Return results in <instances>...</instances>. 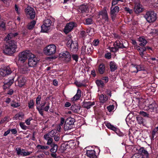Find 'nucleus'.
Returning <instances> with one entry per match:
<instances>
[{"instance_id":"obj_1","label":"nucleus","mask_w":158,"mask_h":158,"mask_svg":"<svg viewBox=\"0 0 158 158\" xmlns=\"http://www.w3.org/2000/svg\"><path fill=\"white\" fill-rule=\"evenodd\" d=\"M17 48V42L14 40L11 39L7 42L3 52L7 55H10L15 52Z\"/></svg>"},{"instance_id":"obj_2","label":"nucleus","mask_w":158,"mask_h":158,"mask_svg":"<svg viewBox=\"0 0 158 158\" xmlns=\"http://www.w3.org/2000/svg\"><path fill=\"white\" fill-rule=\"evenodd\" d=\"M56 48L54 44H51L46 46L43 50L44 54L47 56H52L56 52Z\"/></svg>"},{"instance_id":"obj_3","label":"nucleus","mask_w":158,"mask_h":158,"mask_svg":"<svg viewBox=\"0 0 158 158\" xmlns=\"http://www.w3.org/2000/svg\"><path fill=\"white\" fill-rule=\"evenodd\" d=\"M144 17L148 22L153 23L157 19V14L154 11H148L144 15Z\"/></svg>"},{"instance_id":"obj_4","label":"nucleus","mask_w":158,"mask_h":158,"mask_svg":"<svg viewBox=\"0 0 158 158\" xmlns=\"http://www.w3.org/2000/svg\"><path fill=\"white\" fill-rule=\"evenodd\" d=\"M31 53L28 50H26L20 53L18 56V61L21 63H24L30 56Z\"/></svg>"},{"instance_id":"obj_5","label":"nucleus","mask_w":158,"mask_h":158,"mask_svg":"<svg viewBox=\"0 0 158 158\" xmlns=\"http://www.w3.org/2000/svg\"><path fill=\"white\" fill-rule=\"evenodd\" d=\"M113 46L114 47H116L119 49H127L128 47L127 41L125 40L119 39V40H116L114 42Z\"/></svg>"},{"instance_id":"obj_6","label":"nucleus","mask_w":158,"mask_h":158,"mask_svg":"<svg viewBox=\"0 0 158 158\" xmlns=\"http://www.w3.org/2000/svg\"><path fill=\"white\" fill-rule=\"evenodd\" d=\"M66 44L67 47L69 48L71 52L74 53L77 51L78 44L77 41H73L71 40H68Z\"/></svg>"},{"instance_id":"obj_7","label":"nucleus","mask_w":158,"mask_h":158,"mask_svg":"<svg viewBox=\"0 0 158 158\" xmlns=\"http://www.w3.org/2000/svg\"><path fill=\"white\" fill-rule=\"evenodd\" d=\"M75 119L69 117L66 119L64 125V129L65 130H70L74 127V123Z\"/></svg>"},{"instance_id":"obj_8","label":"nucleus","mask_w":158,"mask_h":158,"mask_svg":"<svg viewBox=\"0 0 158 158\" xmlns=\"http://www.w3.org/2000/svg\"><path fill=\"white\" fill-rule=\"evenodd\" d=\"M53 23L51 19H46L44 21L43 24L41 26L42 31L44 32H47L50 29V27Z\"/></svg>"},{"instance_id":"obj_9","label":"nucleus","mask_w":158,"mask_h":158,"mask_svg":"<svg viewBox=\"0 0 158 158\" xmlns=\"http://www.w3.org/2000/svg\"><path fill=\"white\" fill-rule=\"evenodd\" d=\"M144 10L143 6L139 2H136L134 3L133 11L134 13L139 15L142 13Z\"/></svg>"},{"instance_id":"obj_10","label":"nucleus","mask_w":158,"mask_h":158,"mask_svg":"<svg viewBox=\"0 0 158 158\" xmlns=\"http://www.w3.org/2000/svg\"><path fill=\"white\" fill-rule=\"evenodd\" d=\"M119 8L117 6H111L110 8V17L114 21L118 13L119 12Z\"/></svg>"},{"instance_id":"obj_11","label":"nucleus","mask_w":158,"mask_h":158,"mask_svg":"<svg viewBox=\"0 0 158 158\" xmlns=\"http://www.w3.org/2000/svg\"><path fill=\"white\" fill-rule=\"evenodd\" d=\"M30 56L28 59V64L30 67H34L39 60L34 54L31 53Z\"/></svg>"},{"instance_id":"obj_12","label":"nucleus","mask_w":158,"mask_h":158,"mask_svg":"<svg viewBox=\"0 0 158 158\" xmlns=\"http://www.w3.org/2000/svg\"><path fill=\"white\" fill-rule=\"evenodd\" d=\"M25 13L27 17L31 19H34L35 16V12L34 9L31 7H27L25 10Z\"/></svg>"},{"instance_id":"obj_13","label":"nucleus","mask_w":158,"mask_h":158,"mask_svg":"<svg viewBox=\"0 0 158 158\" xmlns=\"http://www.w3.org/2000/svg\"><path fill=\"white\" fill-rule=\"evenodd\" d=\"M60 56L63 59V60L66 63L69 62L71 60V55L70 53L68 51H65L62 54H60Z\"/></svg>"},{"instance_id":"obj_14","label":"nucleus","mask_w":158,"mask_h":158,"mask_svg":"<svg viewBox=\"0 0 158 158\" xmlns=\"http://www.w3.org/2000/svg\"><path fill=\"white\" fill-rule=\"evenodd\" d=\"M76 23L73 22H69L67 23L63 30L64 32L66 34H67L72 31L74 27L76 26Z\"/></svg>"},{"instance_id":"obj_15","label":"nucleus","mask_w":158,"mask_h":158,"mask_svg":"<svg viewBox=\"0 0 158 158\" xmlns=\"http://www.w3.org/2000/svg\"><path fill=\"white\" fill-rule=\"evenodd\" d=\"M12 71L9 67H5L3 68H0V74L3 77H5L10 74Z\"/></svg>"},{"instance_id":"obj_16","label":"nucleus","mask_w":158,"mask_h":158,"mask_svg":"<svg viewBox=\"0 0 158 158\" xmlns=\"http://www.w3.org/2000/svg\"><path fill=\"white\" fill-rule=\"evenodd\" d=\"M72 143H74L72 140H70L68 141H66L64 143V144H62L61 147V149L64 151L66 150L67 149H69L71 148L70 147L72 146Z\"/></svg>"},{"instance_id":"obj_17","label":"nucleus","mask_w":158,"mask_h":158,"mask_svg":"<svg viewBox=\"0 0 158 158\" xmlns=\"http://www.w3.org/2000/svg\"><path fill=\"white\" fill-rule=\"evenodd\" d=\"M50 147L51 148L50 151L51 153V156L53 158H56L57 156L56 152L57 151L58 147L57 145L55 144H52V145L50 146Z\"/></svg>"},{"instance_id":"obj_18","label":"nucleus","mask_w":158,"mask_h":158,"mask_svg":"<svg viewBox=\"0 0 158 158\" xmlns=\"http://www.w3.org/2000/svg\"><path fill=\"white\" fill-rule=\"evenodd\" d=\"M99 15L102 16V19L104 20V22L109 21V18L107 11L106 10H102L99 13Z\"/></svg>"},{"instance_id":"obj_19","label":"nucleus","mask_w":158,"mask_h":158,"mask_svg":"<svg viewBox=\"0 0 158 158\" xmlns=\"http://www.w3.org/2000/svg\"><path fill=\"white\" fill-rule=\"evenodd\" d=\"M95 104L94 102H91L84 101L83 102V107L89 109L91 107L94 106Z\"/></svg>"},{"instance_id":"obj_20","label":"nucleus","mask_w":158,"mask_h":158,"mask_svg":"<svg viewBox=\"0 0 158 158\" xmlns=\"http://www.w3.org/2000/svg\"><path fill=\"white\" fill-rule=\"evenodd\" d=\"M86 155L90 158H96L95 152L94 150H87Z\"/></svg>"},{"instance_id":"obj_21","label":"nucleus","mask_w":158,"mask_h":158,"mask_svg":"<svg viewBox=\"0 0 158 158\" xmlns=\"http://www.w3.org/2000/svg\"><path fill=\"white\" fill-rule=\"evenodd\" d=\"M81 106L79 105L74 104L71 107V110L73 112L78 113L80 112Z\"/></svg>"},{"instance_id":"obj_22","label":"nucleus","mask_w":158,"mask_h":158,"mask_svg":"<svg viewBox=\"0 0 158 158\" xmlns=\"http://www.w3.org/2000/svg\"><path fill=\"white\" fill-rule=\"evenodd\" d=\"M132 65H133L134 67L136 69V70L133 71V73H137L139 71L143 70L144 69L143 65H134L132 64Z\"/></svg>"},{"instance_id":"obj_23","label":"nucleus","mask_w":158,"mask_h":158,"mask_svg":"<svg viewBox=\"0 0 158 158\" xmlns=\"http://www.w3.org/2000/svg\"><path fill=\"white\" fill-rule=\"evenodd\" d=\"M110 68L111 72L115 71L117 69V66L115 62L111 61L110 63Z\"/></svg>"},{"instance_id":"obj_24","label":"nucleus","mask_w":158,"mask_h":158,"mask_svg":"<svg viewBox=\"0 0 158 158\" xmlns=\"http://www.w3.org/2000/svg\"><path fill=\"white\" fill-rule=\"evenodd\" d=\"M81 90L80 89H78L77 90V94L72 98L73 101H76L80 98L81 97Z\"/></svg>"},{"instance_id":"obj_25","label":"nucleus","mask_w":158,"mask_h":158,"mask_svg":"<svg viewBox=\"0 0 158 158\" xmlns=\"http://www.w3.org/2000/svg\"><path fill=\"white\" fill-rule=\"evenodd\" d=\"M78 10L79 12L82 13L86 12L87 10V7L85 5L82 4L79 6Z\"/></svg>"},{"instance_id":"obj_26","label":"nucleus","mask_w":158,"mask_h":158,"mask_svg":"<svg viewBox=\"0 0 158 158\" xmlns=\"http://www.w3.org/2000/svg\"><path fill=\"white\" fill-rule=\"evenodd\" d=\"M86 47L87 48V54L89 55H90L91 54L92 51L93 50L92 44L89 43H86Z\"/></svg>"},{"instance_id":"obj_27","label":"nucleus","mask_w":158,"mask_h":158,"mask_svg":"<svg viewBox=\"0 0 158 158\" xmlns=\"http://www.w3.org/2000/svg\"><path fill=\"white\" fill-rule=\"evenodd\" d=\"M24 114L22 112H20L16 114L14 116V118L15 120L19 119V120H22L24 117Z\"/></svg>"},{"instance_id":"obj_28","label":"nucleus","mask_w":158,"mask_h":158,"mask_svg":"<svg viewBox=\"0 0 158 158\" xmlns=\"http://www.w3.org/2000/svg\"><path fill=\"white\" fill-rule=\"evenodd\" d=\"M105 66L103 63L101 64L99 66L98 68V71L99 73L101 74H103L105 72Z\"/></svg>"},{"instance_id":"obj_29","label":"nucleus","mask_w":158,"mask_h":158,"mask_svg":"<svg viewBox=\"0 0 158 158\" xmlns=\"http://www.w3.org/2000/svg\"><path fill=\"white\" fill-rule=\"evenodd\" d=\"M108 99V97L105 94H102L99 97L100 102L101 103H105L107 100Z\"/></svg>"},{"instance_id":"obj_30","label":"nucleus","mask_w":158,"mask_h":158,"mask_svg":"<svg viewBox=\"0 0 158 158\" xmlns=\"http://www.w3.org/2000/svg\"><path fill=\"white\" fill-rule=\"evenodd\" d=\"M95 83L98 87L102 88L105 85V83L101 80L98 79L96 81Z\"/></svg>"},{"instance_id":"obj_31","label":"nucleus","mask_w":158,"mask_h":158,"mask_svg":"<svg viewBox=\"0 0 158 158\" xmlns=\"http://www.w3.org/2000/svg\"><path fill=\"white\" fill-rule=\"evenodd\" d=\"M138 51L139 53V55L142 58H143L144 56H144V52L146 51L145 48L144 47H140L138 49Z\"/></svg>"},{"instance_id":"obj_32","label":"nucleus","mask_w":158,"mask_h":158,"mask_svg":"<svg viewBox=\"0 0 158 158\" xmlns=\"http://www.w3.org/2000/svg\"><path fill=\"white\" fill-rule=\"evenodd\" d=\"M36 22L34 20H33L31 21L30 23H28L27 26V28L29 30L32 29L35 26Z\"/></svg>"},{"instance_id":"obj_33","label":"nucleus","mask_w":158,"mask_h":158,"mask_svg":"<svg viewBox=\"0 0 158 158\" xmlns=\"http://www.w3.org/2000/svg\"><path fill=\"white\" fill-rule=\"evenodd\" d=\"M83 23L85 25H90L93 23V20L90 18H88L83 21Z\"/></svg>"},{"instance_id":"obj_34","label":"nucleus","mask_w":158,"mask_h":158,"mask_svg":"<svg viewBox=\"0 0 158 158\" xmlns=\"http://www.w3.org/2000/svg\"><path fill=\"white\" fill-rule=\"evenodd\" d=\"M140 150L144 156H145L146 158H149V154L146 150L144 148H141Z\"/></svg>"},{"instance_id":"obj_35","label":"nucleus","mask_w":158,"mask_h":158,"mask_svg":"<svg viewBox=\"0 0 158 158\" xmlns=\"http://www.w3.org/2000/svg\"><path fill=\"white\" fill-rule=\"evenodd\" d=\"M58 132L57 131V130L56 129H54L52 130L51 131L49 132L48 135L51 137H54Z\"/></svg>"},{"instance_id":"obj_36","label":"nucleus","mask_w":158,"mask_h":158,"mask_svg":"<svg viewBox=\"0 0 158 158\" xmlns=\"http://www.w3.org/2000/svg\"><path fill=\"white\" fill-rule=\"evenodd\" d=\"M138 40L141 43L146 44L148 42L144 37L142 36L139 37L138 38Z\"/></svg>"},{"instance_id":"obj_37","label":"nucleus","mask_w":158,"mask_h":158,"mask_svg":"<svg viewBox=\"0 0 158 158\" xmlns=\"http://www.w3.org/2000/svg\"><path fill=\"white\" fill-rule=\"evenodd\" d=\"M29 31V30L27 27L23 29L21 31V34L23 36H25L27 35Z\"/></svg>"},{"instance_id":"obj_38","label":"nucleus","mask_w":158,"mask_h":158,"mask_svg":"<svg viewBox=\"0 0 158 158\" xmlns=\"http://www.w3.org/2000/svg\"><path fill=\"white\" fill-rule=\"evenodd\" d=\"M149 109L151 110V112H155L156 111L157 107L154 104H150L148 106Z\"/></svg>"},{"instance_id":"obj_39","label":"nucleus","mask_w":158,"mask_h":158,"mask_svg":"<svg viewBox=\"0 0 158 158\" xmlns=\"http://www.w3.org/2000/svg\"><path fill=\"white\" fill-rule=\"evenodd\" d=\"M136 119L139 124H143V118L140 116L136 117Z\"/></svg>"},{"instance_id":"obj_40","label":"nucleus","mask_w":158,"mask_h":158,"mask_svg":"<svg viewBox=\"0 0 158 158\" xmlns=\"http://www.w3.org/2000/svg\"><path fill=\"white\" fill-rule=\"evenodd\" d=\"M28 71V68L27 67H24L20 69V72L22 74L27 73Z\"/></svg>"},{"instance_id":"obj_41","label":"nucleus","mask_w":158,"mask_h":158,"mask_svg":"<svg viewBox=\"0 0 158 158\" xmlns=\"http://www.w3.org/2000/svg\"><path fill=\"white\" fill-rule=\"evenodd\" d=\"M34 102L33 99H31L28 102V104L29 109H32L34 106Z\"/></svg>"},{"instance_id":"obj_42","label":"nucleus","mask_w":158,"mask_h":158,"mask_svg":"<svg viewBox=\"0 0 158 158\" xmlns=\"http://www.w3.org/2000/svg\"><path fill=\"white\" fill-rule=\"evenodd\" d=\"M6 29V23L3 22H0V30L5 31Z\"/></svg>"},{"instance_id":"obj_43","label":"nucleus","mask_w":158,"mask_h":158,"mask_svg":"<svg viewBox=\"0 0 158 158\" xmlns=\"http://www.w3.org/2000/svg\"><path fill=\"white\" fill-rule=\"evenodd\" d=\"M86 43L85 45L84 46H82L81 48V53L83 55H85L87 54V48L86 47Z\"/></svg>"},{"instance_id":"obj_44","label":"nucleus","mask_w":158,"mask_h":158,"mask_svg":"<svg viewBox=\"0 0 158 158\" xmlns=\"http://www.w3.org/2000/svg\"><path fill=\"white\" fill-rule=\"evenodd\" d=\"M60 134L59 132L54 137V140L56 141H58L60 139Z\"/></svg>"},{"instance_id":"obj_45","label":"nucleus","mask_w":158,"mask_h":158,"mask_svg":"<svg viewBox=\"0 0 158 158\" xmlns=\"http://www.w3.org/2000/svg\"><path fill=\"white\" fill-rule=\"evenodd\" d=\"M150 34L153 36H156L158 35V30L154 29L150 33Z\"/></svg>"},{"instance_id":"obj_46","label":"nucleus","mask_w":158,"mask_h":158,"mask_svg":"<svg viewBox=\"0 0 158 158\" xmlns=\"http://www.w3.org/2000/svg\"><path fill=\"white\" fill-rule=\"evenodd\" d=\"M47 144L51 146L52 145V144H55V143L53 142V139L52 138L49 139L48 140H47Z\"/></svg>"},{"instance_id":"obj_47","label":"nucleus","mask_w":158,"mask_h":158,"mask_svg":"<svg viewBox=\"0 0 158 158\" xmlns=\"http://www.w3.org/2000/svg\"><path fill=\"white\" fill-rule=\"evenodd\" d=\"M19 125L21 128L24 130H26L28 128V127L24 124V123L20 122Z\"/></svg>"},{"instance_id":"obj_48","label":"nucleus","mask_w":158,"mask_h":158,"mask_svg":"<svg viewBox=\"0 0 158 158\" xmlns=\"http://www.w3.org/2000/svg\"><path fill=\"white\" fill-rule=\"evenodd\" d=\"M19 83L21 87L24 86L25 83V80L24 79L22 78L19 81Z\"/></svg>"},{"instance_id":"obj_49","label":"nucleus","mask_w":158,"mask_h":158,"mask_svg":"<svg viewBox=\"0 0 158 158\" xmlns=\"http://www.w3.org/2000/svg\"><path fill=\"white\" fill-rule=\"evenodd\" d=\"M13 37V33H10L9 34H8V35H7V36L6 37L5 40H7V41H8L9 40L12 39V38ZM12 39H13V38H12Z\"/></svg>"},{"instance_id":"obj_50","label":"nucleus","mask_w":158,"mask_h":158,"mask_svg":"<svg viewBox=\"0 0 158 158\" xmlns=\"http://www.w3.org/2000/svg\"><path fill=\"white\" fill-rule=\"evenodd\" d=\"M110 51L114 53L116 52L117 51H118L119 49L116 47H110Z\"/></svg>"},{"instance_id":"obj_51","label":"nucleus","mask_w":158,"mask_h":158,"mask_svg":"<svg viewBox=\"0 0 158 158\" xmlns=\"http://www.w3.org/2000/svg\"><path fill=\"white\" fill-rule=\"evenodd\" d=\"M73 60H75L76 62L78 61V59L79 58L77 54H73L71 56Z\"/></svg>"},{"instance_id":"obj_52","label":"nucleus","mask_w":158,"mask_h":158,"mask_svg":"<svg viewBox=\"0 0 158 158\" xmlns=\"http://www.w3.org/2000/svg\"><path fill=\"white\" fill-rule=\"evenodd\" d=\"M114 106L113 105H110L107 107V110L109 111V112H111L112 111L114 110Z\"/></svg>"},{"instance_id":"obj_53","label":"nucleus","mask_w":158,"mask_h":158,"mask_svg":"<svg viewBox=\"0 0 158 158\" xmlns=\"http://www.w3.org/2000/svg\"><path fill=\"white\" fill-rule=\"evenodd\" d=\"M124 10L127 13H129L130 14H131L133 12L132 10L130 9L129 8L127 7H125V8Z\"/></svg>"},{"instance_id":"obj_54","label":"nucleus","mask_w":158,"mask_h":158,"mask_svg":"<svg viewBox=\"0 0 158 158\" xmlns=\"http://www.w3.org/2000/svg\"><path fill=\"white\" fill-rule=\"evenodd\" d=\"M41 99V95H38L37 97L36 100V105H38L40 104Z\"/></svg>"},{"instance_id":"obj_55","label":"nucleus","mask_w":158,"mask_h":158,"mask_svg":"<svg viewBox=\"0 0 158 158\" xmlns=\"http://www.w3.org/2000/svg\"><path fill=\"white\" fill-rule=\"evenodd\" d=\"M119 1L123 2V0H112L111 2V5L115 6V5L118 3Z\"/></svg>"},{"instance_id":"obj_56","label":"nucleus","mask_w":158,"mask_h":158,"mask_svg":"<svg viewBox=\"0 0 158 158\" xmlns=\"http://www.w3.org/2000/svg\"><path fill=\"white\" fill-rule=\"evenodd\" d=\"M115 133L119 136H123L124 135L123 132H121L118 129L115 131Z\"/></svg>"},{"instance_id":"obj_57","label":"nucleus","mask_w":158,"mask_h":158,"mask_svg":"<svg viewBox=\"0 0 158 158\" xmlns=\"http://www.w3.org/2000/svg\"><path fill=\"white\" fill-rule=\"evenodd\" d=\"M75 84L76 85L79 87H81V86H85V85L84 84H83L82 83L80 82H78L77 81H75Z\"/></svg>"},{"instance_id":"obj_58","label":"nucleus","mask_w":158,"mask_h":158,"mask_svg":"<svg viewBox=\"0 0 158 158\" xmlns=\"http://www.w3.org/2000/svg\"><path fill=\"white\" fill-rule=\"evenodd\" d=\"M140 114L143 116L144 117H149V115L147 114L146 112L143 111H140Z\"/></svg>"},{"instance_id":"obj_59","label":"nucleus","mask_w":158,"mask_h":158,"mask_svg":"<svg viewBox=\"0 0 158 158\" xmlns=\"http://www.w3.org/2000/svg\"><path fill=\"white\" fill-rule=\"evenodd\" d=\"M6 121H9L8 118L7 117H5L3 118L0 121V125L2 124Z\"/></svg>"},{"instance_id":"obj_60","label":"nucleus","mask_w":158,"mask_h":158,"mask_svg":"<svg viewBox=\"0 0 158 158\" xmlns=\"http://www.w3.org/2000/svg\"><path fill=\"white\" fill-rule=\"evenodd\" d=\"M49 105L50 103L49 102H48L46 104V106L43 108V109L46 112L48 111L50 108Z\"/></svg>"},{"instance_id":"obj_61","label":"nucleus","mask_w":158,"mask_h":158,"mask_svg":"<svg viewBox=\"0 0 158 158\" xmlns=\"http://www.w3.org/2000/svg\"><path fill=\"white\" fill-rule=\"evenodd\" d=\"M157 131L156 130V129H155L154 128L152 131V139H154V136L155 135V134L156 132H157Z\"/></svg>"},{"instance_id":"obj_62","label":"nucleus","mask_w":158,"mask_h":158,"mask_svg":"<svg viewBox=\"0 0 158 158\" xmlns=\"http://www.w3.org/2000/svg\"><path fill=\"white\" fill-rule=\"evenodd\" d=\"M99 43V40L98 39L95 40L93 41V45L97 46L98 45Z\"/></svg>"},{"instance_id":"obj_63","label":"nucleus","mask_w":158,"mask_h":158,"mask_svg":"<svg viewBox=\"0 0 158 158\" xmlns=\"http://www.w3.org/2000/svg\"><path fill=\"white\" fill-rule=\"evenodd\" d=\"M15 150L16 152V153L18 156H20L21 152V149L20 148H17L15 149Z\"/></svg>"},{"instance_id":"obj_64","label":"nucleus","mask_w":158,"mask_h":158,"mask_svg":"<svg viewBox=\"0 0 158 158\" xmlns=\"http://www.w3.org/2000/svg\"><path fill=\"white\" fill-rule=\"evenodd\" d=\"M102 80L105 81L106 83L108 82L109 81V78L108 77H102L101 78Z\"/></svg>"}]
</instances>
